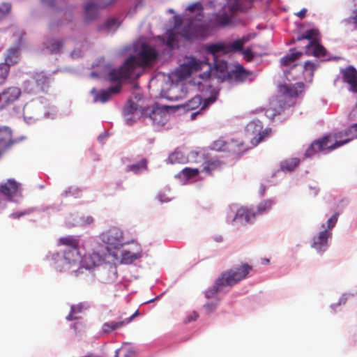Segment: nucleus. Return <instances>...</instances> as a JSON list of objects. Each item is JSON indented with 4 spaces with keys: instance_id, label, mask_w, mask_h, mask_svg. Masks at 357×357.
<instances>
[{
    "instance_id": "f257e3e1",
    "label": "nucleus",
    "mask_w": 357,
    "mask_h": 357,
    "mask_svg": "<svg viewBox=\"0 0 357 357\" xmlns=\"http://www.w3.org/2000/svg\"><path fill=\"white\" fill-rule=\"evenodd\" d=\"M204 68H175L169 74L157 73L149 82L151 86L159 91L160 96L169 100L182 99L188 93L183 82L200 86L208 81L209 72Z\"/></svg>"
},
{
    "instance_id": "f03ea898",
    "label": "nucleus",
    "mask_w": 357,
    "mask_h": 357,
    "mask_svg": "<svg viewBox=\"0 0 357 357\" xmlns=\"http://www.w3.org/2000/svg\"><path fill=\"white\" fill-rule=\"evenodd\" d=\"M136 68H101L100 75L96 73H91V77H100L111 84V86L105 90H100L95 95V101L102 103L108 101L112 96L119 93L124 82H131L139 77L136 72Z\"/></svg>"
},
{
    "instance_id": "7ed1b4c3",
    "label": "nucleus",
    "mask_w": 357,
    "mask_h": 357,
    "mask_svg": "<svg viewBox=\"0 0 357 357\" xmlns=\"http://www.w3.org/2000/svg\"><path fill=\"white\" fill-rule=\"evenodd\" d=\"M188 10L196 11L195 17L189 20L182 29V36L187 40L205 38L207 36V24L204 20L203 7L200 3H195L188 7Z\"/></svg>"
},
{
    "instance_id": "20e7f679",
    "label": "nucleus",
    "mask_w": 357,
    "mask_h": 357,
    "mask_svg": "<svg viewBox=\"0 0 357 357\" xmlns=\"http://www.w3.org/2000/svg\"><path fill=\"white\" fill-rule=\"evenodd\" d=\"M205 50L212 56L213 64L208 62V59L200 60L195 57H189L187 63L181 64L179 67H201L202 65H207L208 67H228L227 62L222 61L219 63L217 60L218 53L223 52L227 54L226 44L222 43L211 44L205 47Z\"/></svg>"
},
{
    "instance_id": "39448f33",
    "label": "nucleus",
    "mask_w": 357,
    "mask_h": 357,
    "mask_svg": "<svg viewBox=\"0 0 357 357\" xmlns=\"http://www.w3.org/2000/svg\"><path fill=\"white\" fill-rule=\"evenodd\" d=\"M228 68H208L205 72H209L208 81L216 80L218 82L225 81L242 82L250 75L245 68H234L227 71Z\"/></svg>"
},
{
    "instance_id": "423d86ee",
    "label": "nucleus",
    "mask_w": 357,
    "mask_h": 357,
    "mask_svg": "<svg viewBox=\"0 0 357 357\" xmlns=\"http://www.w3.org/2000/svg\"><path fill=\"white\" fill-rule=\"evenodd\" d=\"M62 257L56 256L57 259L55 262V268L59 271H70L73 273L76 270L75 268L81 260V255L79 248L73 249H65Z\"/></svg>"
},
{
    "instance_id": "0eeeda50",
    "label": "nucleus",
    "mask_w": 357,
    "mask_h": 357,
    "mask_svg": "<svg viewBox=\"0 0 357 357\" xmlns=\"http://www.w3.org/2000/svg\"><path fill=\"white\" fill-rule=\"evenodd\" d=\"M252 267L248 264H243L239 267H234L229 271L225 272L218 278V284L233 286L245 279Z\"/></svg>"
},
{
    "instance_id": "6e6552de",
    "label": "nucleus",
    "mask_w": 357,
    "mask_h": 357,
    "mask_svg": "<svg viewBox=\"0 0 357 357\" xmlns=\"http://www.w3.org/2000/svg\"><path fill=\"white\" fill-rule=\"evenodd\" d=\"M190 157L192 162L202 163L201 172L208 175H212L214 172L221 170L224 166L223 162L217 159L206 160L204 154L198 152H192Z\"/></svg>"
},
{
    "instance_id": "1a4fd4ad",
    "label": "nucleus",
    "mask_w": 357,
    "mask_h": 357,
    "mask_svg": "<svg viewBox=\"0 0 357 357\" xmlns=\"http://www.w3.org/2000/svg\"><path fill=\"white\" fill-rule=\"evenodd\" d=\"M337 149L333 139L332 135H328L319 140L312 142L305 151L307 157H312L319 151H327L330 152Z\"/></svg>"
},
{
    "instance_id": "9d476101",
    "label": "nucleus",
    "mask_w": 357,
    "mask_h": 357,
    "mask_svg": "<svg viewBox=\"0 0 357 357\" xmlns=\"http://www.w3.org/2000/svg\"><path fill=\"white\" fill-rule=\"evenodd\" d=\"M332 135L336 148H338L355 138H357V123L353 124L349 128L334 133Z\"/></svg>"
},
{
    "instance_id": "9b49d317",
    "label": "nucleus",
    "mask_w": 357,
    "mask_h": 357,
    "mask_svg": "<svg viewBox=\"0 0 357 357\" xmlns=\"http://www.w3.org/2000/svg\"><path fill=\"white\" fill-rule=\"evenodd\" d=\"M102 261L101 256L96 252L86 253L82 259V266L78 267L75 271L74 275L79 276L83 273V269H91L98 266Z\"/></svg>"
},
{
    "instance_id": "f8f14e48",
    "label": "nucleus",
    "mask_w": 357,
    "mask_h": 357,
    "mask_svg": "<svg viewBox=\"0 0 357 357\" xmlns=\"http://www.w3.org/2000/svg\"><path fill=\"white\" fill-rule=\"evenodd\" d=\"M305 54L308 56H314L317 58L322 59L323 60H331V59H337L339 57H328L327 56V50L326 48L321 45L319 43V40H314L313 41H310L305 46Z\"/></svg>"
},
{
    "instance_id": "ddd939ff",
    "label": "nucleus",
    "mask_w": 357,
    "mask_h": 357,
    "mask_svg": "<svg viewBox=\"0 0 357 357\" xmlns=\"http://www.w3.org/2000/svg\"><path fill=\"white\" fill-rule=\"evenodd\" d=\"M2 104L0 109H3L13 105L21 96V89L16 86H10L5 89L1 93Z\"/></svg>"
},
{
    "instance_id": "4468645a",
    "label": "nucleus",
    "mask_w": 357,
    "mask_h": 357,
    "mask_svg": "<svg viewBox=\"0 0 357 357\" xmlns=\"http://www.w3.org/2000/svg\"><path fill=\"white\" fill-rule=\"evenodd\" d=\"M305 85L303 82L295 84H281L278 85V93L286 98H297L303 91Z\"/></svg>"
},
{
    "instance_id": "2eb2a0df",
    "label": "nucleus",
    "mask_w": 357,
    "mask_h": 357,
    "mask_svg": "<svg viewBox=\"0 0 357 357\" xmlns=\"http://www.w3.org/2000/svg\"><path fill=\"white\" fill-rule=\"evenodd\" d=\"M216 100L215 96H211L202 100L200 96H195L181 107L186 111L194 110L201 106L200 110H204Z\"/></svg>"
},
{
    "instance_id": "dca6fc26",
    "label": "nucleus",
    "mask_w": 357,
    "mask_h": 357,
    "mask_svg": "<svg viewBox=\"0 0 357 357\" xmlns=\"http://www.w3.org/2000/svg\"><path fill=\"white\" fill-rule=\"evenodd\" d=\"M142 114L157 125L164 124L167 116V111L158 106L152 108L147 107L143 111Z\"/></svg>"
},
{
    "instance_id": "f3484780",
    "label": "nucleus",
    "mask_w": 357,
    "mask_h": 357,
    "mask_svg": "<svg viewBox=\"0 0 357 357\" xmlns=\"http://www.w3.org/2000/svg\"><path fill=\"white\" fill-rule=\"evenodd\" d=\"M137 55L139 60L142 64L141 67L151 64L158 57V53L155 50L146 43L142 45L141 51Z\"/></svg>"
},
{
    "instance_id": "a211bd4d",
    "label": "nucleus",
    "mask_w": 357,
    "mask_h": 357,
    "mask_svg": "<svg viewBox=\"0 0 357 357\" xmlns=\"http://www.w3.org/2000/svg\"><path fill=\"white\" fill-rule=\"evenodd\" d=\"M231 22V18L229 15L226 13L222 14L215 13L213 14L209 20L206 22L207 24V33L210 29H214L216 27L225 26L230 24Z\"/></svg>"
},
{
    "instance_id": "6ab92c4d",
    "label": "nucleus",
    "mask_w": 357,
    "mask_h": 357,
    "mask_svg": "<svg viewBox=\"0 0 357 357\" xmlns=\"http://www.w3.org/2000/svg\"><path fill=\"white\" fill-rule=\"evenodd\" d=\"M13 143L11 130L8 127H0V155Z\"/></svg>"
},
{
    "instance_id": "aec40b11",
    "label": "nucleus",
    "mask_w": 357,
    "mask_h": 357,
    "mask_svg": "<svg viewBox=\"0 0 357 357\" xmlns=\"http://www.w3.org/2000/svg\"><path fill=\"white\" fill-rule=\"evenodd\" d=\"M256 217L255 211L247 207H241L236 213L233 221L240 220L245 223H252Z\"/></svg>"
},
{
    "instance_id": "412c9836",
    "label": "nucleus",
    "mask_w": 357,
    "mask_h": 357,
    "mask_svg": "<svg viewBox=\"0 0 357 357\" xmlns=\"http://www.w3.org/2000/svg\"><path fill=\"white\" fill-rule=\"evenodd\" d=\"M343 79L350 85L351 91L357 93L356 68H344L342 70Z\"/></svg>"
},
{
    "instance_id": "4be33fe9",
    "label": "nucleus",
    "mask_w": 357,
    "mask_h": 357,
    "mask_svg": "<svg viewBox=\"0 0 357 357\" xmlns=\"http://www.w3.org/2000/svg\"><path fill=\"white\" fill-rule=\"evenodd\" d=\"M20 188V184L14 179H8L0 185V192L5 196L13 197L16 195Z\"/></svg>"
},
{
    "instance_id": "5701e85b",
    "label": "nucleus",
    "mask_w": 357,
    "mask_h": 357,
    "mask_svg": "<svg viewBox=\"0 0 357 357\" xmlns=\"http://www.w3.org/2000/svg\"><path fill=\"white\" fill-rule=\"evenodd\" d=\"M102 240L114 248L121 245V234L114 230H109L102 235Z\"/></svg>"
},
{
    "instance_id": "b1692460",
    "label": "nucleus",
    "mask_w": 357,
    "mask_h": 357,
    "mask_svg": "<svg viewBox=\"0 0 357 357\" xmlns=\"http://www.w3.org/2000/svg\"><path fill=\"white\" fill-rule=\"evenodd\" d=\"M331 236V232L327 229L320 231L319 234L314 237L312 247L318 250H321L327 244L328 238Z\"/></svg>"
},
{
    "instance_id": "393cba45",
    "label": "nucleus",
    "mask_w": 357,
    "mask_h": 357,
    "mask_svg": "<svg viewBox=\"0 0 357 357\" xmlns=\"http://www.w3.org/2000/svg\"><path fill=\"white\" fill-rule=\"evenodd\" d=\"M248 148L245 146L244 142L239 139H231L227 142V152H231L234 154H241L244 153Z\"/></svg>"
},
{
    "instance_id": "a878e982",
    "label": "nucleus",
    "mask_w": 357,
    "mask_h": 357,
    "mask_svg": "<svg viewBox=\"0 0 357 357\" xmlns=\"http://www.w3.org/2000/svg\"><path fill=\"white\" fill-rule=\"evenodd\" d=\"M250 40L249 36H244L241 38L237 39L231 44H226L227 54L234 51H242L243 45Z\"/></svg>"
},
{
    "instance_id": "bb28decb",
    "label": "nucleus",
    "mask_w": 357,
    "mask_h": 357,
    "mask_svg": "<svg viewBox=\"0 0 357 357\" xmlns=\"http://www.w3.org/2000/svg\"><path fill=\"white\" fill-rule=\"evenodd\" d=\"M138 109L137 105L132 100H128L124 109H123V115L126 119V121L127 124L131 125L135 120L132 119L130 116L133 114Z\"/></svg>"
},
{
    "instance_id": "cd10ccee",
    "label": "nucleus",
    "mask_w": 357,
    "mask_h": 357,
    "mask_svg": "<svg viewBox=\"0 0 357 357\" xmlns=\"http://www.w3.org/2000/svg\"><path fill=\"white\" fill-rule=\"evenodd\" d=\"M314 68H286L284 75L287 81L295 80L301 73L307 72L312 74Z\"/></svg>"
},
{
    "instance_id": "c85d7f7f",
    "label": "nucleus",
    "mask_w": 357,
    "mask_h": 357,
    "mask_svg": "<svg viewBox=\"0 0 357 357\" xmlns=\"http://www.w3.org/2000/svg\"><path fill=\"white\" fill-rule=\"evenodd\" d=\"M126 324H127V323L125 319L122 320V321H112L110 322L105 323L102 325V331L105 333L108 334L115 330L122 328L123 326H124Z\"/></svg>"
},
{
    "instance_id": "c756f323",
    "label": "nucleus",
    "mask_w": 357,
    "mask_h": 357,
    "mask_svg": "<svg viewBox=\"0 0 357 357\" xmlns=\"http://www.w3.org/2000/svg\"><path fill=\"white\" fill-rule=\"evenodd\" d=\"M303 54L301 52L296 51L295 49H291L290 53L286 54L281 59V63L284 66H289Z\"/></svg>"
},
{
    "instance_id": "7c9ffc66",
    "label": "nucleus",
    "mask_w": 357,
    "mask_h": 357,
    "mask_svg": "<svg viewBox=\"0 0 357 357\" xmlns=\"http://www.w3.org/2000/svg\"><path fill=\"white\" fill-rule=\"evenodd\" d=\"M79 239L72 236H68L59 238V243L65 245L66 247V249L77 248H79Z\"/></svg>"
},
{
    "instance_id": "2f4dec72",
    "label": "nucleus",
    "mask_w": 357,
    "mask_h": 357,
    "mask_svg": "<svg viewBox=\"0 0 357 357\" xmlns=\"http://www.w3.org/2000/svg\"><path fill=\"white\" fill-rule=\"evenodd\" d=\"M20 57V52L18 49H12L8 51L7 56L5 59V63L8 66H11L18 62Z\"/></svg>"
},
{
    "instance_id": "473e14b6",
    "label": "nucleus",
    "mask_w": 357,
    "mask_h": 357,
    "mask_svg": "<svg viewBox=\"0 0 357 357\" xmlns=\"http://www.w3.org/2000/svg\"><path fill=\"white\" fill-rule=\"evenodd\" d=\"M273 204V202L271 199L264 200L261 202L257 205L256 211H255L256 216L258 215H262L268 212L272 208Z\"/></svg>"
},
{
    "instance_id": "72a5a7b5",
    "label": "nucleus",
    "mask_w": 357,
    "mask_h": 357,
    "mask_svg": "<svg viewBox=\"0 0 357 357\" xmlns=\"http://www.w3.org/2000/svg\"><path fill=\"white\" fill-rule=\"evenodd\" d=\"M271 133V128H266L264 130H262L261 131H259L258 132V134L251 139V143L252 144V146H257L265 138L269 137Z\"/></svg>"
},
{
    "instance_id": "f704fd0d",
    "label": "nucleus",
    "mask_w": 357,
    "mask_h": 357,
    "mask_svg": "<svg viewBox=\"0 0 357 357\" xmlns=\"http://www.w3.org/2000/svg\"><path fill=\"white\" fill-rule=\"evenodd\" d=\"M319 36V31L316 29H311L307 30L303 35L298 36L296 38V41H300L301 40H308L310 41H313L314 40H319L318 36Z\"/></svg>"
},
{
    "instance_id": "c9c22d12",
    "label": "nucleus",
    "mask_w": 357,
    "mask_h": 357,
    "mask_svg": "<svg viewBox=\"0 0 357 357\" xmlns=\"http://www.w3.org/2000/svg\"><path fill=\"white\" fill-rule=\"evenodd\" d=\"M299 162V159L296 158L285 160L281 165V169L282 171L291 172L298 165Z\"/></svg>"
},
{
    "instance_id": "e433bc0d",
    "label": "nucleus",
    "mask_w": 357,
    "mask_h": 357,
    "mask_svg": "<svg viewBox=\"0 0 357 357\" xmlns=\"http://www.w3.org/2000/svg\"><path fill=\"white\" fill-rule=\"evenodd\" d=\"M63 45V42L60 40H50L46 43L47 48L49 49L52 53L59 52Z\"/></svg>"
},
{
    "instance_id": "4c0bfd02",
    "label": "nucleus",
    "mask_w": 357,
    "mask_h": 357,
    "mask_svg": "<svg viewBox=\"0 0 357 357\" xmlns=\"http://www.w3.org/2000/svg\"><path fill=\"white\" fill-rule=\"evenodd\" d=\"M98 8L94 3H87L85 6V15L88 20H93L96 17Z\"/></svg>"
},
{
    "instance_id": "58836bf2",
    "label": "nucleus",
    "mask_w": 357,
    "mask_h": 357,
    "mask_svg": "<svg viewBox=\"0 0 357 357\" xmlns=\"http://www.w3.org/2000/svg\"><path fill=\"white\" fill-rule=\"evenodd\" d=\"M227 142L220 138L213 142L211 144V149L216 151H224L227 152Z\"/></svg>"
},
{
    "instance_id": "ea45409f",
    "label": "nucleus",
    "mask_w": 357,
    "mask_h": 357,
    "mask_svg": "<svg viewBox=\"0 0 357 357\" xmlns=\"http://www.w3.org/2000/svg\"><path fill=\"white\" fill-rule=\"evenodd\" d=\"M147 168V161L146 159H142L139 162L130 165L128 167V169L130 171L134 172L135 173H138L142 169H146Z\"/></svg>"
},
{
    "instance_id": "a19ab883",
    "label": "nucleus",
    "mask_w": 357,
    "mask_h": 357,
    "mask_svg": "<svg viewBox=\"0 0 357 357\" xmlns=\"http://www.w3.org/2000/svg\"><path fill=\"white\" fill-rule=\"evenodd\" d=\"M201 172L198 168L185 167L182 170L183 175L187 178H191L198 175Z\"/></svg>"
},
{
    "instance_id": "79ce46f5",
    "label": "nucleus",
    "mask_w": 357,
    "mask_h": 357,
    "mask_svg": "<svg viewBox=\"0 0 357 357\" xmlns=\"http://www.w3.org/2000/svg\"><path fill=\"white\" fill-rule=\"evenodd\" d=\"M226 286L225 284H218V279L215 280V283L214 286L210 289L207 290L205 292V296L206 298H210L214 296L221 289L222 287Z\"/></svg>"
},
{
    "instance_id": "37998d69",
    "label": "nucleus",
    "mask_w": 357,
    "mask_h": 357,
    "mask_svg": "<svg viewBox=\"0 0 357 357\" xmlns=\"http://www.w3.org/2000/svg\"><path fill=\"white\" fill-rule=\"evenodd\" d=\"M35 79L37 84L40 86L42 89L49 83V78L43 73L37 74Z\"/></svg>"
},
{
    "instance_id": "c03bdc74",
    "label": "nucleus",
    "mask_w": 357,
    "mask_h": 357,
    "mask_svg": "<svg viewBox=\"0 0 357 357\" xmlns=\"http://www.w3.org/2000/svg\"><path fill=\"white\" fill-rule=\"evenodd\" d=\"M139 62H140V61L138 59V56H130L124 61L121 67H135Z\"/></svg>"
},
{
    "instance_id": "a18cd8bd",
    "label": "nucleus",
    "mask_w": 357,
    "mask_h": 357,
    "mask_svg": "<svg viewBox=\"0 0 357 357\" xmlns=\"http://www.w3.org/2000/svg\"><path fill=\"white\" fill-rule=\"evenodd\" d=\"M137 259L135 254H132L129 251H126L122 255V260L126 264H131L133 261Z\"/></svg>"
},
{
    "instance_id": "49530a36",
    "label": "nucleus",
    "mask_w": 357,
    "mask_h": 357,
    "mask_svg": "<svg viewBox=\"0 0 357 357\" xmlns=\"http://www.w3.org/2000/svg\"><path fill=\"white\" fill-rule=\"evenodd\" d=\"M81 312V307L73 306L71 307V311L70 314L66 317V319L68 321H72L74 319H77L79 317L76 315L77 313H79Z\"/></svg>"
},
{
    "instance_id": "de8ad7c7",
    "label": "nucleus",
    "mask_w": 357,
    "mask_h": 357,
    "mask_svg": "<svg viewBox=\"0 0 357 357\" xmlns=\"http://www.w3.org/2000/svg\"><path fill=\"white\" fill-rule=\"evenodd\" d=\"M339 214L338 213H334L327 221V230L330 231L329 230L332 229L335 225H336L337 222Z\"/></svg>"
},
{
    "instance_id": "09e8293b",
    "label": "nucleus",
    "mask_w": 357,
    "mask_h": 357,
    "mask_svg": "<svg viewBox=\"0 0 357 357\" xmlns=\"http://www.w3.org/2000/svg\"><path fill=\"white\" fill-rule=\"evenodd\" d=\"M183 155L180 152H174L169 156V160L171 163L181 162Z\"/></svg>"
},
{
    "instance_id": "8fccbe9b",
    "label": "nucleus",
    "mask_w": 357,
    "mask_h": 357,
    "mask_svg": "<svg viewBox=\"0 0 357 357\" xmlns=\"http://www.w3.org/2000/svg\"><path fill=\"white\" fill-rule=\"evenodd\" d=\"M9 75V68H0V85L3 84Z\"/></svg>"
},
{
    "instance_id": "3c124183",
    "label": "nucleus",
    "mask_w": 357,
    "mask_h": 357,
    "mask_svg": "<svg viewBox=\"0 0 357 357\" xmlns=\"http://www.w3.org/2000/svg\"><path fill=\"white\" fill-rule=\"evenodd\" d=\"M11 10V5L10 3H3L0 7L1 17L8 14Z\"/></svg>"
},
{
    "instance_id": "603ef678",
    "label": "nucleus",
    "mask_w": 357,
    "mask_h": 357,
    "mask_svg": "<svg viewBox=\"0 0 357 357\" xmlns=\"http://www.w3.org/2000/svg\"><path fill=\"white\" fill-rule=\"evenodd\" d=\"M198 317H199L198 313L195 311H193L186 317L185 319L184 320V322L185 324H187V323H190L191 321H195L197 319Z\"/></svg>"
},
{
    "instance_id": "864d4df0",
    "label": "nucleus",
    "mask_w": 357,
    "mask_h": 357,
    "mask_svg": "<svg viewBox=\"0 0 357 357\" xmlns=\"http://www.w3.org/2000/svg\"><path fill=\"white\" fill-rule=\"evenodd\" d=\"M347 24H353L357 28V10L354 12V15L345 19L344 21Z\"/></svg>"
},
{
    "instance_id": "5fc2aeb1",
    "label": "nucleus",
    "mask_w": 357,
    "mask_h": 357,
    "mask_svg": "<svg viewBox=\"0 0 357 357\" xmlns=\"http://www.w3.org/2000/svg\"><path fill=\"white\" fill-rule=\"evenodd\" d=\"M175 41H176V36L174 33H172L169 35L167 42H166V44L169 48H172Z\"/></svg>"
},
{
    "instance_id": "6e6d98bb",
    "label": "nucleus",
    "mask_w": 357,
    "mask_h": 357,
    "mask_svg": "<svg viewBox=\"0 0 357 357\" xmlns=\"http://www.w3.org/2000/svg\"><path fill=\"white\" fill-rule=\"evenodd\" d=\"M216 306H217L216 303H210L205 304L204 308H205L206 312L208 314H209V313H211L216 308Z\"/></svg>"
},
{
    "instance_id": "4d7b16f0",
    "label": "nucleus",
    "mask_w": 357,
    "mask_h": 357,
    "mask_svg": "<svg viewBox=\"0 0 357 357\" xmlns=\"http://www.w3.org/2000/svg\"><path fill=\"white\" fill-rule=\"evenodd\" d=\"M243 54L248 60L250 61L253 57L252 51L250 47H248L244 50H242Z\"/></svg>"
},
{
    "instance_id": "13d9d810",
    "label": "nucleus",
    "mask_w": 357,
    "mask_h": 357,
    "mask_svg": "<svg viewBox=\"0 0 357 357\" xmlns=\"http://www.w3.org/2000/svg\"><path fill=\"white\" fill-rule=\"evenodd\" d=\"M306 13H307V9L303 8L299 12L296 13V15L298 16L301 19H303L306 15Z\"/></svg>"
},
{
    "instance_id": "bf43d9fd",
    "label": "nucleus",
    "mask_w": 357,
    "mask_h": 357,
    "mask_svg": "<svg viewBox=\"0 0 357 357\" xmlns=\"http://www.w3.org/2000/svg\"><path fill=\"white\" fill-rule=\"evenodd\" d=\"M139 314V310H137L132 315H131L130 317L125 319L127 324L130 323L135 317L138 316Z\"/></svg>"
},
{
    "instance_id": "052dcab7",
    "label": "nucleus",
    "mask_w": 357,
    "mask_h": 357,
    "mask_svg": "<svg viewBox=\"0 0 357 357\" xmlns=\"http://www.w3.org/2000/svg\"><path fill=\"white\" fill-rule=\"evenodd\" d=\"M82 55V52L80 50H73L71 53V56L73 58H78Z\"/></svg>"
},
{
    "instance_id": "680f3d73",
    "label": "nucleus",
    "mask_w": 357,
    "mask_h": 357,
    "mask_svg": "<svg viewBox=\"0 0 357 357\" xmlns=\"http://www.w3.org/2000/svg\"><path fill=\"white\" fill-rule=\"evenodd\" d=\"M26 213L24 212L21 213H13L10 215V217L13 218H20L21 216L25 215Z\"/></svg>"
},
{
    "instance_id": "e2e57ef3",
    "label": "nucleus",
    "mask_w": 357,
    "mask_h": 357,
    "mask_svg": "<svg viewBox=\"0 0 357 357\" xmlns=\"http://www.w3.org/2000/svg\"><path fill=\"white\" fill-rule=\"evenodd\" d=\"M202 110L197 111L195 112H192L190 115L191 120H195L197 115L201 114Z\"/></svg>"
},
{
    "instance_id": "0e129e2a",
    "label": "nucleus",
    "mask_w": 357,
    "mask_h": 357,
    "mask_svg": "<svg viewBox=\"0 0 357 357\" xmlns=\"http://www.w3.org/2000/svg\"><path fill=\"white\" fill-rule=\"evenodd\" d=\"M93 222V218L92 217L89 216L86 218V220H85L86 224L90 225Z\"/></svg>"
},
{
    "instance_id": "69168bd1",
    "label": "nucleus",
    "mask_w": 357,
    "mask_h": 357,
    "mask_svg": "<svg viewBox=\"0 0 357 357\" xmlns=\"http://www.w3.org/2000/svg\"><path fill=\"white\" fill-rule=\"evenodd\" d=\"M116 22V19H111V20H108V22H107L109 26L114 24Z\"/></svg>"
},
{
    "instance_id": "338daca9",
    "label": "nucleus",
    "mask_w": 357,
    "mask_h": 357,
    "mask_svg": "<svg viewBox=\"0 0 357 357\" xmlns=\"http://www.w3.org/2000/svg\"><path fill=\"white\" fill-rule=\"evenodd\" d=\"M119 349H117V350H116V351H115V356H115V357H119Z\"/></svg>"
},
{
    "instance_id": "774afa93",
    "label": "nucleus",
    "mask_w": 357,
    "mask_h": 357,
    "mask_svg": "<svg viewBox=\"0 0 357 357\" xmlns=\"http://www.w3.org/2000/svg\"><path fill=\"white\" fill-rule=\"evenodd\" d=\"M234 67H238V68H240V67H243V66H242V65H241V64H238H238L234 65Z\"/></svg>"
}]
</instances>
